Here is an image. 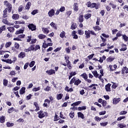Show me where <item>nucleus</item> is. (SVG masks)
Listing matches in <instances>:
<instances>
[{"label": "nucleus", "instance_id": "1", "mask_svg": "<svg viewBox=\"0 0 128 128\" xmlns=\"http://www.w3.org/2000/svg\"><path fill=\"white\" fill-rule=\"evenodd\" d=\"M4 4L6 8L4 10L3 18H6L8 17V12H10L12 10V4L9 3L8 1L4 2Z\"/></svg>", "mask_w": 128, "mask_h": 128}, {"label": "nucleus", "instance_id": "2", "mask_svg": "<svg viewBox=\"0 0 128 128\" xmlns=\"http://www.w3.org/2000/svg\"><path fill=\"white\" fill-rule=\"evenodd\" d=\"M38 114V116L40 118H42L46 116V112H44V111H39Z\"/></svg>", "mask_w": 128, "mask_h": 128}, {"label": "nucleus", "instance_id": "3", "mask_svg": "<svg viewBox=\"0 0 128 128\" xmlns=\"http://www.w3.org/2000/svg\"><path fill=\"white\" fill-rule=\"evenodd\" d=\"M28 27L30 30H31L32 32H34V30H36V26L32 24L28 25Z\"/></svg>", "mask_w": 128, "mask_h": 128}, {"label": "nucleus", "instance_id": "4", "mask_svg": "<svg viewBox=\"0 0 128 128\" xmlns=\"http://www.w3.org/2000/svg\"><path fill=\"white\" fill-rule=\"evenodd\" d=\"M50 100H48V99H46L44 100V102L43 104V106L45 108H48V106H50Z\"/></svg>", "mask_w": 128, "mask_h": 128}, {"label": "nucleus", "instance_id": "5", "mask_svg": "<svg viewBox=\"0 0 128 128\" xmlns=\"http://www.w3.org/2000/svg\"><path fill=\"white\" fill-rule=\"evenodd\" d=\"M46 73L48 74V76H52L54 74H56V71L54 70L51 69L46 71Z\"/></svg>", "mask_w": 128, "mask_h": 128}, {"label": "nucleus", "instance_id": "6", "mask_svg": "<svg viewBox=\"0 0 128 128\" xmlns=\"http://www.w3.org/2000/svg\"><path fill=\"white\" fill-rule=\"evenodd\" d=\"M86 38H90V30H86L84 32Z\"/></svg>", "mask_w": 128, "mask_h": 128}, {"label": "nucleus", "instance_id": "7", "mask_svg": "<svg viewBox=\"0 0 128 128\" xmlns=\"http://www.w3.org/2000/svg\"><path fill=\"white\" fill-rule=\"evenodd\" d=\"M120 102V98H114L113 99V104H116Z\"/></svg>", "mask_w": 128, "mask_h": 128}, {"label": "nucleus", "instance_id": "8", "mask_svg": "<svg viewBox=\"0 0 128 128\" xmlns=\"http://www.w3.org/2000/svg\"><path fill=\"white\" fill-rule=\"evenodd\" d=\"M48 14L50 17L54 16V9L50 10L48 12Z\"/></svg>", "mask_w": 128, "mask_h": 128}, {"label": "nucleus", "instance_id": "9", "mask_svg": "<svg viewBox=\"0 0 128 128\" xmlns=\"http://www.w3.org/2000/svg\"><path fill=\"white\" fill-rule=\"evenodd\" d=\"M2 62H6V64H12L13 62V61L12 60L10 59H2Z\"/></svg>", "mask_w": 128, "mask_h": 128}, {"label": "nucleus", "instance_id": "10", "mask_svg": "<svg viewBox=\"0 0 128 128\" xmlns=\"http://www.w3.org/2000/svg\"><path fill=\"white\" fill-rule=\"evenodd\" d=\"M110 86H112V84H108L105 86L106 92H110Z\"/></svg>", "mask_w": 128, "mask_h": 128}, {"label": "nucleus", "instance_id": "11", "mask_svg": "<svg viewBox=\"0 0 128 128\" xmlns=\"http://www.w3.org/2000/svg\"><path fill=\"white\" fill-rule=\"evenodd\" d=\"M96 86H98L97 84H92V85L88 86L89 88H92V90H96Z\"/></svg>", "mask_w": 128, "mask_h": 128}, {"label": "nucleus", "instance_id": "12", "mask_svg": "<svg viewBox=\"0 0 128 128\" xmlns=\"http://www.w3.org/2000/svg\"><path fill=\"white\" fill-rule=\"evenodd\" d=\"M74 10L75 12H78V3L74 4Z\"/></svg>", "mask_w": 128, "mask_h": 128}, {"label": "nucleus", "instance_id": "13", "mask_svg": "<svg viewBox=\"0 0 128 128\" xmlns=\"http://www.w3.org/2000/svg\"><path fill=\"white\" fill-rule=\"evenodd\" d=\"M78 118H82V120L84 118V114L82 113V112H78Z\"/></svg>", "mask_w": 128, "mask_h": 128}, {"label": "nucleus", "instance_id": "14", "mask_svg": "<svg viewBox=\"0 0 128 128\" xmlns=\"http://www.w3.org/2000/svg\"><path fill=\"white\" fill-rule=\"evenodd\" d=\"M12 18L16 20H18V18H20V15L18 14H14L12 16Z\"/></svg>", "mask_w": 128, "mask_h": 128}, {"label": "nucleus", "instance_id": "15", "mask_svg": "<svg viewBox=\"0 0 128 128\" xmlns=\"http://www.w3.org/2000/svg\"><path fill=\"white\" fill-rule=\"evenodd\" d=\"M20 58H24L26 56V54L24 52H21L18 56Z\"/></svg>", "mask_w": 128, "mask_h": 128}, {"label": "nucleus", "instance_id": "16", "mask_svg": "<svg viewBox=\"0 0 128 128\" xmlns=\"http://www.w3.org/2000/svg\"><path fill=\"white\" fill-rule=\"evenodd\" d=\"M2 22L4 24H7V26H12V24L8 23V19L5 18L2 20Z\"/></svg>", "mask_w": 128, "mask_h": 128}, {"label": "nucleus", "instance_id": "17", "mask_svg": "<svg viewBox=\"0 0 128 128\" xmlns=\"http://www.w3.org/2000/svg\"><path fill=\"white\" fill-rule=\"evenodd\" d=\"M26 92V88L22 87L20 90V94H24Z\"/></svg>", "mask_w": 128, "mask_h": 128}, {"label": "nucleus", "instance_id": "18", "mask_svg": "<svg viewBox=\"0 0 128 128\" xmlns=\"http://www.w3.org/2000/svg\"><path fill=\"white\" fill-rule=\"evenodd\" d=\"M114 60V57L110 56L107 58V62H113Z\"/></svg>", "mask_w": 128, "mask_h": 128}, {"label": "nucleus", "instance_id": "19", "mask_svg": "<svg viewBox=\"0 0 128 128\" xmlns=\"http://www.w3.org/2000/svg\"><path fill=\"white\" fill-rule=\"evenodd\" d=\"M80 102H80V101L76 102H74V103L72 104H71V106L74 107L76 106H78V104H80Z\"/></svg>", "mask_w": 128, "mask_h": 128}, {"label": "nucleus", "instance_id": "20", "mask_svg": "<svg viewBox=\"0 0 128 128\" xmlns=\"http://www.w3.org/2000/svg\"><path fill=\"white\" fill-rule=\"evenodd\" d=\"M30 6H32V3L28 2L25 7L26 10H30Z\"/></svg>", "mask_w": 128, "mask_h": 128}, {"label": "nucleus", "instance_id": "21", "mask_svg": "<svg viewBox=\"0 0 128 128\" xmlns=\"http://www.w3.org/2000/svg\"><path fill=\"white\" fill-rule=\"evenodd\" d=\"M42 32L44 34H48L50 32V30L48 28H42Z\"/></svg>", "mask_w": 128, "mask_h": 128}, {"label": "nucleus", "instance_id": "22", "mask_svg": "<svg viewBox=\"0 0 128 128\" xmlns=\"http://www.w3.org/2000/svg\"><path fill=\"white\" fill-rule=\"evenodd\" d=\"M62 96H64V94H58L56 98L58 100H62Z\"/></svg>", "mask_w": 128, "mask_h": 128}, {"label": "nucleus", "instance_id": "23", "mask_svg": "<svg viewBox=\"0 0 128 128\" xmlns=\"http://www.w3.org/2000/svg\"><path fill=\"white\" fill-rule=\"evenodd\" d=\"M118 126L120 128H126V125L124 124H118Z\"/></svg>", "mask_w": 128, "mask_h": 128}, {"label": "nucleus", "instance_id": "24", "mask_svg": "<svg viewBox=\"0 0 128 128\" xmlns=\"http://www.w3.org/2000/svg\"><path fill=\"white\" fill-rule=\"evenodd\" d=\"M93 28L94 30H95L96 32H98V30H102V28H100V26H96L93 27Z\"/></svg>", "mask_w": 128, "mask_h": 128}, {"label": "nucleus", "instance_id": "25", "mask_svg": "<svg viewBox=\"0 0 128 128\" xmlns=\"http://www.w3.org/2000/svg\"><path fill=\"white\" fill-rule=\"evenodd\" d=\"M6 126H8V128H10V126H14V124L12 122H8L6 124Z\"/></svg>", "mask_w": 128, "mask_h": 128}, {"label": "nucleus", "instance_id": "26", "mask_svg": "<svg viewBox=\"0 0 128 128\" xmlns=\"http://www.w3.org/2000/svg\"><path fill=\"white\" fill-rule=\"evenodd\" d=\"M6 120V117L4 116H2L0 118V122L1 124H4V122Z\"/></svg>", "mask_w": 128, "mask_h": 128}, {"label": "nucleus", "instance_id": "27", "mask_svg": "<svg viewBox=\"0 0 128 128\" xmlns=\"http://www.w3.org/2000/svg\"><path fill=\"white\" fill-rule=\"evenodd\" d=\"M92 73L93 74L94 76H95V78H98V76H100V74H98V72L96 70H94L92 72Z\"/></svg>", "mask_w": 128, "mask_h": 128}, {"label": "nucleus", "instance_id": "28", "mask_svg": "<svg viewBox=\"0 0 128 128\" xmlns=\"http://www.w3.org/2000/svg\"><path fill=\"white\" fill-rule=\"evenodd\" d=\"M112 83L113 84L112 86V88H114V89L116 88H118V84H116V82H112Z\"/></svg>", "mask_w": 128, "mask_h": 128}, {"label": "nucleus", "instance_id": "29", "mask_svg": "<svg viewBox=\"0 0 128 128\" xmlns=\"http://www.w3.org/2000/svg\"><path fill=\"white\" fill-rule=\"evenodd\" d=\"M80 76H82L85 80L88 78V75H86V73H83L82 74H81Z\"/></svg>", "mask_w": 128, "mask_h": 128}, {"label": "nucleus", "instance_id": "30", "mask_svg": "<svg viewBox=\"0 0 128 128\" xmlns=\"http://www.w3.org/2000/svg\"><path fill=\"white\" fill-rule=\"evenodd\" d=\"M6 26H3L0 28V34H2L4 30H6Z\"/></svg>", "mask_w": 128, "mask_h": 128}, {"label": "nucleus", "instance_id": "31", "mask_svg": "<svg viewBox=\"0 0 128 128\" xmlns=\"http://www.w3.org/2000/svg\"><path fill=\"white\" fill-rule=\"evenodd\" d=\"M90 16H92V14L88 13L86 14H85L84 16V18L86 20H88L90 18Z\"/></svg>", "mask_w": 128, "mask_h": 128}, {"label": "nucleus", "instance_id": "32", "mask_svg": "<svg viewBox=\"0 0 128 128\" xmlns=\"http://www.w3.org/2000/svg\"><path fill=\"white\" fill-rule=\"evenodd\" d=\"M8 29V32H14V27H9Z\"/></svg>", "mask_w": 128, "mask_h": 128}, {"label": "nucleus", "instance_id": "33", "mask_svg": "<svg viewBox=\"0 0 128 128\" xmlns=\"http://www.w3.org/2000/svg\"><path fill=\"white\" fill-rule=\"evenodd\" d=\"M8 81L7 80L4 79L3 80V84L4 86H7Z\"/></svg>", "mask_w": 128, "mask_h": 128}, {"label": "nucleus", "instance_id": "34", "mask_svg": "<svg viewBox=\"0 0 128 128\" xmlns=\"http://www.w3.org/2000/svg\"><path fill=\"white\" fill-rule=\"evenodd\" d=\"M65 90H66V92H73L74 90L72 88H69L68 86H66L65 88Z\"/></svg>", "mask_w": 128, "mask_h": 128}, {"label": "nucleus", "instance_id": "35", "mask_svg": "<svg viewBox=\"0 0 128 128\" xmlns=\"http://www.w3.org/2000/svg\"><path fill=\"white\" fill-rule=\"evenodd\" d=\"M78 20L80 22H84V16L80 15L79 16Z\"/></svg>", "mask_w": 128, "mask_h": 128}, {"label": "nucleus", "instance_id": "36", "mask_svg": "<svg viewBox=\"0 0 128 128\" xmlns=\"http://www.w3.org/2000/svg\"><path fill=\"white\" fill-rule=\"evenodd\" d=\"M34 106H36V110H40V107H38V102H34Z\"/></svg>", "mask_w": 128, "mask_h": 128}, {"label": "nucleus", "instance_id": "37", "mask_svg": "<svg viewBox=\"0 0 128 128\" xmlns=\"http://www.w3.org/2000/svg\"><path fill=\"white\" fill-rule=\"evenodd\" d=\"M65 36H66V32H64V31L62 32L60 34V38H64Z\"/></svg>", "mask_w": 128, "mask_h": 128}, {"label": "nucleus", "instance_id": "38", "mask_svg": "<svg viewBox=\"0 0 128 128\" xmlns=\"http://www.w3.org/2000/svg\"><path fill=\"white\" fill-rule=\"evenodd\" d=\"M122 38L124 40V42H128V36H126V34L122 35Z\"/></svg>", "mask_w": 128, "mask_h": 128}, {"label": "nucleus", "instance_id": "39", "mask_svg": "<svg viewBox=\"0 0 128 128\" xmlns=\"http://www.w3.org/2000/svg\"><path fill=\"white\" fill-rule=\"evenodd\" d=\"M24 32L23 29H20L19 30H17L16 32V34H22Z\"/></svg>", "mask_w": 128, "mask_h": 128}, {"label": "nucleus", "instance_id": "40", "mask_svg": "<svg viewBox=\"0 0 128 128\" xmlns=\"http://www.w3.org/2000/svg\"><path fill=\"white\" fill-rule=\"evenodd\" d=\"M108 122H106L100 123V125L102 126H108Z\"/></svg>", "mask_w": 128, "mask_h": 128}, {"label": "nucleus", "instance_id": "41", "mask_svg": "<svg viewBox=\"0 0 128 128\" xmlns=\"http://www.w3.org/2000/svg\"><path fill=\"white\" fill-rule=\"evenodd\" d=\"M86 110V106L78 108V110Z\"/></svg>", "mask_w": 128, "mask_h": 128}, {"label": "nucleus", "instance_id": "42", "mask_svg": "<svg viewBox=\"0 0 128 128\" xmlns=\"http://www.w3.org/2000/svg\"><path fill=\"white\" fill-rule=\"evenodd\" d=\"M50 26H51L54 28L55 30H56V24L54 23V22H51Z\"/></svg>", "mask_w": 128, "mask_h": 128}, {"label": "nucleus", "instance_id": "43", "mask_svg": "<svg viewBox=\"0 0 128 128\" xmlns=\"http://www.w3.org/2000/svg\"><path fill=\"white\" fill-rule=\"evenodd\" d=\"M71 28L72 30H76V24L73 23L71 26Z\"/></svg>", "mask_w": 128, "mask_h": 128}, {"label": "nucleus", "instance_id": "44", "mask_svg": "<svg viewBox=\"0 0 128 128\" xmlns=\"http://www.w3.org/2000/svg\"><path fill=\"white\" fill-rule=\"evenodd\" d=\"M38 38L40 40H44L46 38V35H44L43 34H40L38 36Z\"/></svg>", "mask_w": 128, "mask_h": 128}, {"label": "nucleus", "instance_id": "45", "mask_svg": "<svg viewBox=\"0 0 128 128\" xmlns=\"http://www.w3.org/2000/svg\"><path fill=\"white\" fill-rule=\"evenodd\" d=\"M80 82H82V81L80 80V79H78V80H75L74 84L76 86H78V85L80 84Z\"/></svg>", "mask_w": 128, "mask_h": 128}, {"label": "nucleus", "instance_id": "46", "mask_svg": "<svg viewBox=\"0 0 128 128\" xmlns=\"http://www.w3.org/2000/svg\"><path fill=\"white\" fill-rule=\"evenodd\" d=\"M14 108H11L10 109H8V114H12V112H14Z\"/></svg>", "mask_w": 128, "mask_h": 128}, {"label": "nucleus", "instance_id": "47", "mask_svg": "<svg viewBox=\"0 0 128 128\" xmlns=\"http://www.w3.org/2000/svg\"><path fill=\"white\" fill-rule=\"evenodd\" d=\"M110 6H112V8L115 9L116 8V5L112 3V2H110L109 4Z\"/></svg>", "mask_w": 128, "mask_h": 128}, {"label": "nucleus", "instance_id": "48", "mask_svg": "<svg viewBox=\"0 0 128 128\" xmlns=\"http://www.w3.org/2000/svg\"><path fill=\"white\" fill-rule=\"evenodd\" d=\"M10 46H12V42H8L6 43L5 45V48H10Z\"/></svg>", "mask_w": 128, "mask_h": 128}, {"label": "nucleus", "instance_id": "49", "mask_svg": "<svg viewBox=\"0 0 128 128\" xmlns=\"http://www.w3.org/2000/svg\"><path fill=\"white\" fill-rule=\"evenodd\" d=\"M74 82H76V77H74L70 81V84H72Z\"/></svg>", "mask_w": 128, "mask_h": 128}, {"label": "nucleus", "instance_id": "50", "mask_svg": "<svg viewBox=\"0 0 128 128\" xmlns=\"http://www.w3.org/2000/svg\"><path fill=\"white\" fill-rule=\"evenodd\" d=\"M102 118L98 116H96L94 118V120H96V122H100V120H102Z\"/></svg>", "mask_w": 128, "mask_h": 128}, {"label": "nucleus", "instance_id": "51", "mask_svg": "<svg viewBox=\"0 0 128 128\" xmlns=\"http://www.w3.org/2000/svg\"><path fill=\"white\" fill-rule=\"evenodd\" d=\"M78 34H80V36H82V34H84V30H78Z\"/></svg>", "mask_w": 128, "mask_h": 128}, {"label": "nucleus", "instance_id": "52", "mask_svg": "<svg viewBox=\"0 0 128 128\" xmlns=\"http://www.w3.org/2000/svg\"><path fill=\"white\" fill-rule=\"evenodd\" d=\"M122 46H125L124 48H122L120 49V52H124V50H126V47L124 44H122Z\"/></svg>", "mask_w": 128, "mask_h": 128}, {"label": "nucleus", "instance_id": "53", "mask_svg": "<svg viewBox=\"0 0 128 128\" xmlns=\"http://www.w3.org/2000/svg\"><path fill=\"white\" fill-rule=\"evenodd\" d=\"M40 90V88L38 87V88H34L32 89V92H38Z\"/></svg>", "mask_w": 128, "mask_h": 128}, {"label": "nucleus", "instance_id": "54", "mask_svg": "<svg viewBox=\"0 0 128 128\" xmlns=\"http://www.w3.org/2000/svg\"><path fill=\"white\" fill-rule=\"evenodd\" d=\"M14 48H16V50H18V48H20V44L16 42L14 44Z\"/></svg>", "mask_w": 128, "mask_h": 128}, {"label": "nucleus", "instance_id": "55", "mask_svg": "<svg viewBox=\"0 0 128 128\" xmlns=\"http://www.w3.org/2000/svg\"><path fill=\"white\" fill-rule=\"evenodd\" d=\"M122 36V32H118L117 34H116V36L117 37V38H120V36Z\"/></svg>", "mask_w": 128, "mask_h": 128}, {"label": "nucleus", "instance_id": "56", "mask_svg": "<svg viewBox=\"0 0 128 128\" xmlns=\"http://www.w3.org/2000/svg\"><path fill=\"white\" fill-rule=\"evenodd\" d=\"M59 10L61 12H64V10H66V8H64V6H62Z\"/></svg>", "mask_w": 128, "mask_h": 128}, {"label": "nucleus", "instance_id": "57", "mask_svg": "<svg viewBox=\"0 0 128 128\" xmlns=\"http://www.w3.org/2000/svg\"><path fill=\"white\" fill-rule=\"evenodd\" d=\"M108 68H110V72H112L113 70H114V67L112 66V65H110Z\"/></svg>", "mask_w": 128, "mask_h": 128}, {"label": "nucleus", "instance_id": "58", "mask_svg": "<svg viewBox=\"0 0 128 128\" xmlns=\"http://www.w3.org/2000/svg\"><path fill=\"white\" fill-rule=\"evenodd\" d=\"M124 118H126V116L118 117L117 119V120H124Z\"/></svg>", "mask_w": 128, "mask_h": 128}, {"label": "nucleus", "instance_id": "59", "mask_svg": "<svg viewBox=\"0 0 128 128\" xmlns=\"http://www.w3.org/2000/svg\"><path fill=\"white\" fill-rule=\"evenodd\" d=\"M70 116L71 118H74V112H71L70 114Z\"/></svg>", "mask_w": 128, "mask_h": 128}, {"label": "nucleus", "instance_id": "60", "mask_svg": "<svg viewBox=\"0 0 128 128\" xmlns=\"http://www.w3.org/2000/svg\"><path fill=\"white\" fill-rule=\"evenodd\" d=\"M96 4L92 3L90 4V8H96Z\"/></svg>", "mask_w": 128, "mask_h": 128}, {"label": "nucleus", "instance_id": "61", "mask_svg": "<svg viewBox=\"0 0 128 128\" xmlns=\"http://www.w3.org/2000/svg\"><path fill=\"white\" fill-rule=\"evenodd\" d=\"M35 62L34 61L31 62L30 64V68H32L34 66Z\"/></svg>", "mask_w": 128, "mask_h": 128}, {"label": "nucleus", "instance_id": "62", "mask_svg": "<svg viewBox=\"0 0 128 128\" xmlns=\"http://www.w3.org/2000/svg\"><path fill=\"white\" fill-rule=\"evenodd\" d=\"M70 74L72 76H76V72H70Z\"/></svg>", "mask_w": 128, "mask_h": 128}, {"label": "nucleus", "instance_id": "63", "mask_svg": "<svg viewBox=\"0 0 128 128\" xmlns=\"http://www.w3.org/2000/svg\"><path fill=\"white\" fill-rule=\"evenodd\" d=\"M22 18H23L24 20H28V16L26 15H24L23 16H22Z\"/></svg>", "mask_w": 128, "mask_h": 128}, {"label": "nucleus", "instance_id": "64", "mask_svg": "<svg viewBox=\"0 0 128 128\" xmlns=\"http://www.w3.org/2000/svg\"><path fill=\"white\" fill-rule=\"evenodd\" d=\"M124 10H125L126 12H128V6L126 5L123 7Z\"/></svg>", "mask_w": 128, "mask_h": 128}]
</instances>
